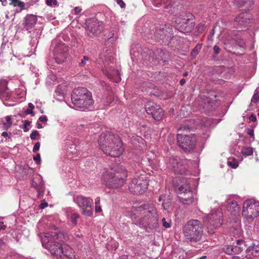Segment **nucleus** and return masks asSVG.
<instances>
[{
  "instance_id": "nucleus-19",
  "label": "nucleus",
  "mask_w": 259,
  "mask_h": 259,
  "mask_svg": "<svg viewBox=\"0 0 259 259\" xmlns=\"http://www.w3.org/2000/svg\"><path fill=\"white\" fill-rule=\"evenodd\" d=\"M223 213L220 210L213 212L207 216L209 222L208 227L216 228L220 227L223 223Z\"/></svg>"
},
{
  "instance_id": "nucleus-38",
  "label": "nucleus",
  "mask_w": 259,
  "mask_h": 259,
  "mask_svg": "<svg viewBox=\"0 0 259 259\" xmlns=\"http://www.w3.org/2000/svg\"><path fill=\"white\" fill-rule=\"evenodd\" d=\"M30 122L28 120H24L23 122V126L22 128L23 129L24 132H27L29 131L28 126L30 125Z\"/></svg>"
},
{
  "instance_id": "nucleus-11",
  "label": "nucleus",
  "mask_w": 259,
  "mask_h": 259,
  "mask_svg": "<svg viewBox=\"0 0 259 259\" xmlns=\"http://www.w3.org/2000/svg\"><path fill=\"white\" fill-rule=\"evenodd\" d=\"M175 190L179 195L180 201L184 204H190L193 202L194 198L190 185L187 183L175 187Z\"/></svg>"
},
{
  "instance_id": "nucleus-31",
  "label": "nucleus",
  "mask_w": 259,
  "mask_h": 259,
  "mask_svg": "<svg viewBox=\"0 0 259 259\" xmlns=\"http://www.w3.org/2000/svg\"><path fill=\"white\" fill-rule=\"evenodd\" d=\"M259 101V91L258 90V88H257L255 91L254 93L251 98V102L256 103Z\"/></svg>"
},
{
  "instance_id": "nucleus-22",
  "label": "nucleus",
  "mask_w": 259,
  "mask_h": 259,
  "mask_svg": "<svg viewBox=\"0 0 259 259\" xmlns=\"http://www.w3.org/2000/svg\"><path fill=\"white\" fill-rule=\"evenodd\" d=\"M31 186L37 193V197L40 198L44 190V184L41 178L38 176L34 178L31 182Z\"/></svg>"
},
{
  "instance_id": "nucleus-61",
  "label": "nucleus",
  "mask_w": 259,
  "mask_h": 259,
  "mask_svg": "<svg viewBox=\"0 0 259 259\" xmlns=\"http://www.w3.org/2000/svg\"><path fill=\"white\" fill-rule=\"evenodd\" d=\"M100 198L99 197H97L96 199H95V204L96 205H98L100 203Z\"/></svg>"
},
{
  "instance_id": "nucleus-39",
  "label": "nucleus",
  "mask_w": 259,
  "mask_h": 259,
  "mask_svg": "<svg viewBox=\"0 0 259 259\" xmlns=\"http://www.w3.org/2000/svg\"><path fill=\"white\" fill-rule=\"evenodd\" d=\"M227 164L231 167L233 168H236L238 166V163L237 161H235L234 160L232 161H228L227 162Z\"/></svg>"
},
{
  "instance_id": "nucleus-52",
  "label": "nucleus",
  "mask_w": 259,
  "mask_h": 259,
  "mask_svg": "<svg viewBox=\"0 0 259 259\" xmlns=\"http://www.w3.org/2000/svg\"><path fill=\"white\" fill-rule=\"evenodd\" d=\"M247 134L250 136V137H251L253 139H254V131L253 129L248 128Z\"/></svg>"
},
{
  "instance_id": "nucleus-63",
  "label": "nucleus",
  "mask_w": 259,
  "mask_h": 259,
  "mask_svg": "<svg viewBox=\"0 0 259 259\" xmlns=\"http://www.w3.org/2000/svg\"><path fill=\"white\" fill-rule=\"evenodd\" d=\"M0 1L2 2V4L3 5V6H5L7 5V0H0Z\"/></svg>"
},
{
  "instance_id": "nucleus-60",
  "label": "nucleus",
  "mask_w": 259,
  "mask_h": 259,
  "mask_svg": "<svg viewBox=\"0 0 259 259\" xmlns=\"http://www.w3.org/2000/svg\"><path fill=\"white\" fill-rule=\"evenodd\" d=\"M74 10L75 14H78L82 11V9L79 7H76L74 8Z\"/></svg>"
},
{
  "instance_id": "nucleus-6",
  "label": "nucleus",
  "mask_w": 259,
  "mask_h": 259,
  "mask_svg": "<svg viewBox=\"0 0 259 259\" xmlns=\"http://www.w3.org/2000/svg\"><path fill=\"white\" fill-rule=\"evenodd\" d=\"M202 232V225L197 220L188 221L183 229V233L186 240L192 245L200 241Z\"/></svg>"
},
{
  "instance_id": "nucleus-45",
  "label": "nucleus",
  "mask_w": 259,
  "mask_h": 259,
  "mask_svg": "<svg viewBox=\"0 0 259 259\" xmlns=\"http://www.w3.org/2000/svg\"><path fill=\"white\" fill-rule=\"evenodd\" d=\"M153 4L157 8L162 6V0H152Z\"/></svg>"
},
{
  "instance_id": "nucleus-8",
  "label": "nucleus",
  "mask_w": 259,
  "mask_h": 259,
  "mask_svg": "<svg viewBox=\"0 0 259 259\" xmlns=\"http://www.w3.org/2000/svg\"><path fill=\"white\" fill-rule=\"evenodd\" d=\"M176 22L177 29L184 33L191 32L193 29L195 25L193 16L189 12H182Z\"/></svg>"
},
{
  "instance_id": "nucleus-7",
  "label": "nucleus",
  "mask_w": 259,
  "mask_h": 259,
  "mask_svg": "<svg viewBox=\"0 0 259 259\" xmlns=\"http://www.w3.org/2000/svg\"><path fill=\"white\" fill-rule=\"evenodd\" d=\"M259 215V202L253 199L245 201L243 204L242 216L248 222H252Z\"/></svg>"
},
{
  "instance_id": "nucleus-13",
  "label": "nucleus",
  "mask_w": 259,
  "mask_h": 259,
  "mask_svg": "<svg viewBox=\"0 0 259 259\" xmlns=\"http://www.w3.org/2000/svg\"><path fill=\"white\" fill-rule=\"evenodd\" d=\"M74 201L82 210V213L88 217H91L93 214L92 203V199L85 197L82 195H77L73 197Z\"/></svg>"
},
{
  "instance_id": "nucleus-64",
  "label": "nucleus",
  "mask_w": 259,
  "mask_h": 259,
  "mask_svg": "<svg viewBox=\"0 0 259 259\" xmlns=\"http://www.w3.org/2000/svg\"><path fill=\"white\" fill-rule=\"evenodd\" d=\"M28 107L29 109L32 110L34 108V106L31 103L28 104Z\"/></svg>"
},
{
  "instance_id": "nucleus-16",
  "label": "nucleus",
  "mask_w": 259,
  "mask_h": 259,
  "mask_svg": "<svg viewBox=\"0 0 259 259\" xmlns=\"http://www.w3.org/2000/svg\"><path fill=\"white\" fill-rule=\"evenodd\" d=\"M145 109L147 114L151 115L155 120H160L164 116L162 108L153 102H147L145 105Z\"/></svg>"
},
{
  "instance_id": "nucleus-57",
  "label": "nucleus",
  "mask_w": 259,
  "mask_h": 259,
  "mask_svg": "<svg viewBox=\"0 0 259 259\" xmlns=\"http://www.w3.org/2000/svg\"><path fill=\"white\" fill-rule=\"evenodd\" d=\"M48 204L47 202H42L39 205V208L41 209H42L48 206Z\"/></svg>"
},
{
  "instance_id": "nucleus-28",
  "label": "nucleus",
  "mask_w": 259,
  "mask_h": 259,
  "mask_svg": "<svg viewBox=\"0 0 259 259\" xmlns=\"http://www.w3.org/2000/svg\"><path fill=\"white\" fill-rule=\"evenodd\" d=\"M105 73L107 75V76L109 78H110L111 79L113 78V77L116 75L118 77L119 80H120L119 72L118 70H117L114 69V70H112V72H111L110 73L106 71H105Z\"/></svg>"
},
{
  "instance_id": "nucleus-58",
  "label": "nucleus",
  "mask_w": 259,
  "mask_h": 259,
  "mask_svg": "<svg viewBox=\"0 0 259 259\" xmlns=\"http://www.w3.org/2000/svg\"><path fill=\"white\" fill-rule=\"evenodd\" d=\"M250 121L255 122L256 120V117L254 114H252L249 117Z\"/></svg>"
},
{
  "instance_id": "nucleus-23",
  "label": "nucleus",
  "mask_w": 259,
  "mask_h": 259,
  "mask_svg": "<svg viewBox=\"0 0 259 259\" xmlns=\"http://www.w3.org/2000/svg\"><path fill=\"white\" fill-rule=\"evenodd\" d=\"M37 21V17L34 15H28L24 18V23H23V29L30 31L36 24Z\"/></svg>"
},
{
  "instance_id": "nucleus-24",
  "label": "nucleus",
  "mask_w": 259,
  "mask_h": 259,
  "mask_svg": "<svg viewBox=\"0 0 259 259\" xmlns=\"http://www.w3.org/2000/svg\"><path fill=\"white\" fill-rule=\"evenodd\" d=\"M227 209L234 215H238L240 211V207L236 201L229 202L227 205Z\"/></svg>"
},
{
  "instance_id": "nucleus-47",
  "label": "nucleus",
  "mask_w": 259,
  "mask_h": 259,
  "mask_svg": "<svg viewBox=\"0 0 259 259\" xmlns=\"http://www.w3.org/2000/svg\"><path fill=\"white\" fill-rule=\"evenodd\" d=\"M204 28H205V26L204 24H202V23H200L197 27V31L199 32V33H202L204 30Z\"/></svg>"
},
{
  "instance_id": "nucleus-40",
  "label": "nucleus",
  "mask_w": 259,
  "mask_h": 259,
  "mask_svg": "<svg viewBox=\"0 0 259 259\" xmlns=\"http://www.w3.org/2000/svg\"><path fill=\"white\" fill-rule=\"evenodd\" d=\"M154 157H155V155H154V153L152 152H150V153L148 154L147 156L146 157V158L148 162V165L149 166L150 165L151 161H152V159L154 158Z\"/></svg>"
},
{
  "instance_id": "nucleus-12",
  "label": "nucleus",
  "mask_w": 259,
  "mask_h": 259,
  "mask_svg": "<svg viewBox=\"0 0 259 259\" xmlns=\"http://www.w3.org/2000/svg\"><path fill=\"white\" fill-rule=\"evenodd\" d=\"M177 142L179 146L185 152H190L196 146V138L195 135H177Z\"/></svg>"
},
{
  "instance_id": "nucleus-3",
  "label": "nucleus",
  "mask_w": 259,
  "mask_h": 259,
  "mask_svg": "<svg viewBox=\"0 0 259 259\" xmlns=\"http://www.w3.org/2000/svg\"><path fill=\"white\" fill-rule=\"evenodd\" d=\"M73 108L76 110L84 111L93 105L94 101L92 93L85 88H77L71 94Z\"/></svg>"
},
{
  "instance_id": "nucleus-46",
  "label": "nucleus",
  "mask_w": 259,
  "mask_h": 259,
  "mask_svg": "<svg viewBox=\"0 0 259 259\" xmlns=\"http://www.w3.org/2000/svg\"><path fill=\"white\" fill-rule=\"evenodd\" d=\"M2 136L5 138L6 140H9L11 138L12 134L11 133H7L6 132H4L2 134Z\"/></svg>"
},
{
  "instance_id": "nucleus-30",
  "label": "nucleus",
  "mask_w": 259,
  "mask_h": 259,
  "mask_svg": "<svg viewBox=\"0 0 259 259\" xmlns=\"http://www.w3.org/2000/svg\"><path fill=\"white\" fill-rule=\"evenodd\" d=\"M236 43L240 47L244 48L245 47V42L238 36H236L233 38Z\"/></svg>"
},
{
  "instance_id": "nucleus-1",
  "label": "nucleus",
  "mask_w": 259,
  "mask_h": 259,
  "mask_svg": "<svg viewBox=\"0 0 259 259\" xmlns=\"http://www.w3.org/2000/svg\"><path fill=\"white\" fill-rule=\"evenodd\" d=\"M98 142L101 150L107 155L118 157L123 152L121 141L116 134L103 133L99 137Z\"/></svg>"
},
{
  "instance_id": "nucleus-20",
  "label": "nucleus",
  "mask_w": 259,
  "mask_h": 259,
  "mask_svg": "<svg viewBox=\"0 0 259 259\" xmlns=\"http://www.w3.org/2000/svg\"><path fill=\"white\" fill-rule=\"evenodd\" d=\"M57 259H74L75 257L74 252L72 249L67 244H63Z\"/></svg>"
},
{
  "instance_id": "nucleus-32",
  "label": "nucleus",
  "mask_w": 259,
  "mask_h": 259,
  "mask_svg": "<svg viewBox=\"0 0 259 259\" xmlns=\"http://www.w3.org/2000/svg\"><path fill=\"white\" fill-rule=\"evenodd\" d=\"M201 48V46L200 45H197L192 51L191 55L193 57H195L198 54Z\"/></svg>"
},
{
  "instance_id": "nucleus-49",
  "label": "nucleus",
  "mask_w": 259,
  "mask_h": 259,
  "mask_svg": "<svg viewBox=\"0 0 259 259\" xmlns=\"http://www.w3.org/2000/svg\"><path fill=\"white\" fill-rule=\"evenodd\" d=\"M172 2V0H162L163 3L166 6V8H168L171 6Z\"/></svg>"
},
{
  "instance_id": "nucleus-34",
  "label": "nucleus",
  "mask_w": 259,
  "mask_h": 259,
  "mask_svg": "<svg viewBox=\"0 0 259 259\" xmlns=\"http://www.w3.org/2000/svg\"><path fill=\"white\" fill-rule=\"evenodd\" d=\"M89 63H90L89 60V58L87 56H84L83 58L81 60V62L79 63V65L80 67L84 66L85 65L88 64Z\"/></svg>"
},
{
  "instance_id": "nucleus-54",
  "label": "nucleus",
  "mask_w": 259,
  "mask_h": 259,
  "mask_svg": "<svg viewBox=\"0 0 259 259\" xmlns=\"http://www.w3.org/2000/svg\"><path fill=\"white\" fill-rule=\"evenodd\" d=\"M213 51H214V53L216 54V55H218L220 53V48H219V46H217V45H215L214 47H213Z\"/></svg>"
},
{
  "instance_id": "nucleus-4",
  "label": "nucleus",
  "mask_w": 259,
  "mask_h": 259,
  "mask_svg": "<svg viewBox=\"0 0 259 259\" xmlns=\"http://www.w3.org/2000/svg\"><path fill=\"white\" fill-rule=\"evenodd\" d=\"M126 175V170L120 166L108 169L104 172L103 177L107 187L115 189L123 185Z\"/></svg>"
},
{
  "instance_id": "nucleus-9",
  "label": "nucleus",
  "mask_w": 259,
  "mask_h": 259,
  "mask_svg": "<svg viewBox=\"0 0 259 259\" xmlns=\"http://www.w3.org/2000/svg\"><path fill=\"white\" fill-rule=\"evenodd\" d=\"M151 38L159 41L162 40L163 42L168 43L170 41L173 35L169 27L160 25L150 30Z\"/></svg>"
},
{
  "instance_id": "nucleus-35",
  "label": "nucleus",
  "mask_w": 259,
  "mask_h": 259,
  "mask_svg": "<svg viewBox=\"0 0 259 259\" xmlns=\"http://www.w3.org/2000/svg\"><path fill=\"white\" fill-rule=\"evenodd\" d=\"M201 98L203 100V102H204V104H208V107L209 105H211V104L212 103V101L210 100V99L205 96V95H201Z\"/></svg>"
},
{
  "instance_id": "nucleus-14",
  "label": "nucleus",
  "mask_w": 259,
  "mask_h": 259,
  "mask_svg": "<svg viewBox=\"0 0 259 259\" xmlns=\"http://www.w3.org/2000/svg\"><path fill=\"white\" fill-rule=\"evenodd\" d=\"M188 160L178 157H171L169 159L168 166L175 174H185L188 169Z\"/></svg>"
},
{
  "instance_id": "nucleus-62",
  "label": "nucleus",
  "mask_w": 259,
  "mask_h": 259,
  "mask_svg": "<svg viewBox=\"0 0 259 259\" xmlns=\"http://www.w3.org/2000/svg\"><path fill=\"white\" fill-rule=\"evenodd\" d=\"M186 83V80L184 78H182L180 81V84L181 85H183Z\"/></svg>"
},
{
  "instance_id": "nucleus-15",
  "label": "nucleus",
  "mask_w": 259,
  "mask_h": 259,
  "mask_svg": "<svg viewBox=\"0 0 259 259\" xmlns=\"http://www.w3.org/2000/svg\"><path fill=\"white\" fill-rule=\"evenodd\" d=\"M103 29L102 23L96 19H89L85 22V32L91 37L97 36L101 33Z\"/></svg>"
},
{
  "instance_id": "nucleus-50",
  "label": "nucleus",
  "mask_w": 259,
  "mask_h": 259,
  "mask_svg": "<svg viewBox=\"0 0 259 259\" xmlns=\"http://www.w3.org/2000/svg\"><path fill=\"white\" fill-rule=\"evenodd\" d=\"M131 141H132V143L136 144V142H135V141H137L138 142H140V141H143V139H142L141 138L139 137H133L131 139Z\"/></svg>"
},
{
  "instance_id": "nucleus-10",
  "label": "nucleus",
  "mask_w": 259,
  "mask_h": 259,
  "mask_svg": "<svg viewBox=\"0 0 259 259\" xmlns=\"http://www.w3.org/2000/svg\"><path fill=\"white\" fill-rule=\"evenodd\" d=\"M148 186V180L144 176L141 175L132 180L129 184L128 189L131 193L140 195L147 190Z\"/></svg>"
},
{
  "instance_id": "nucleus-29",
  "label": "nucleus",
  "mask_w": 259,
  "mask_h": 259,
  "mask_svg": "<svg viewBox=\"0 0 259 259\" xmlns=\"http://www.w3.org/2000/svg\"><path fill=\"white\" fill-rule=\"evenodd\" d=\"M253 152V148L250 147L244 148L242 150V153L245 156L251 155Z\"/></svg>"
},
{
  "instance_id": "nucleus-53",
  "label": "nucleus",
  "mask_w": 259,
  "mask_h": 259,
  "mask_svg": "<svg viewBox=\"0 0 259 259\" xmlns=\"http://www.w3.org/2000/svg\"><path fill=\"white\" fill-rule=\"evenodd\" d=\"M117 3L121 8H124L125 7V4L122 0H117Z\"/></svg>"
},
{
  "instance_id": "nucleus-21",
  "label": "nucleus",
  "mask_w": 259,
  "mask_h": 259,
  "mask_svg": "<svg viewBox=\"0 0 259 259\" xmlns=\"http://www.w3.org/2000/svg\"><path fill=\"white\" fill-rule=\"evenodd\" d=\"M11 97V92L8 88V82L5 79L0 80V98L2 100H8Z\"/></svg>"
},
{
  "instance_id": "nucleus-25",
  "label": "nucleus",
  "mask_w": 259,
  "mask_h": 259,
  "mask_svg": "<svg viewBox=\"0 0 259 259\" xmlns=\"http://www.w3.org/2000/svg\"><path fill=\"white\" fill-rule=\"evenodd\" d=\"M246 251L248 253L250 252L254 256H259V243L255 244L252 243L251 245L248 246Z\"/></svg>"
},
{
  "instance_id": "nucleus-44",
  "label": "nucleus",
  "mask_w": 259,
  "mask_h": 259,
  "mask_svg": "<svg viewBox=\"0 0 259 259\" xmlns=\"http://www.w3.org/2000/svg\"><path fill=\"white\" fill-rule=\"evenodd\" d=\"M162 225L165 228H169L170 227V221H169L168 222L166 221V219L163 218L162 219Z\"/></svg>"
},
{
  "instance_id": "nucleus-36",
  "label": "nucleus",
  "mask_w": 259,
  "mask_h": 259,
  "mask_svg": "<svg viewBox=\"0 0 259 259\" xmlns=\"http://www.w3.org/2000/svg\"><path fill=\"white\" fill-rule=\"evenodd\" d=\"M79 217V214L76 213H73L72 214L71 216V221L72 224L75 225L76 224V220L78 219Z\"/></svg>"
},
{
  "instance_id": "nucleus-18",
  "label": "nucleus",
  "mask_w": 259,
  "mask_h": 259,
  "mask_svg": "<svg viewBox=\"0 0 259 259\" xmlns=\"http://www.w3.org/2000/svg\"><path fill=\"white\" fill-rule=\"evenodd\" d=\"M250 15L247 13H240L234 20V27L239 31L243 30V28L246 27L250 23Z\"/></svg>"
},
{
  "instance_id": "nucleus-56",
  "label": "nucleus",
  "mask_w": 259,
  "mask_h": 259,
  "mask_svg": "<svg viewBox=\"0 0 259 259\" xmlns=\"http://www.w3.org/2000/svg\"><path fill=\"white\" fill-rule=\"evenodd\" d=\"M39 121H40L42 122H46L48 120L47 117L46 116H41L39 118Z\"/></svg>"
},
{
  "instance_id": "nucleus-33",
  "label": "nucleus",
  "mask_w": 259,
  "mask_h": 259,
  "mask_svg": "<svg viewBox=\"0 0 259 259\" xmlns=\"http://www.w3.org/2000/svg\"><path fill=\"white\" fill-rule=\"evenodd\" d=\"M234 245H227L224 247V251L229 254H233Z\"/></svg>"
},
{
  "instance_id": "nucleus-26",
  "label": "nucleus",
  "mask_w": 259,
  "mask_h": 259,
  "mask_svg": "<svg viewBox=\"0 0 259 259\" xmlns=\"http://www.w3.org/2000/svg\"><path fill=\"white\" fill-rule=\"evenodd\" d=\"M2 123L3 126V128L5 130H7L8 128H9L12 124V118L10 116H7L5 117L2 120Z\"/></svg>"
},
{
  "instance_id": "nucleus-51",
  "label": "nucleus",
  "mask_w": 259,
  "mask_h": 259,
  "mask_svg": "<svg viewBox=\"0 0 259 259\" xmlns=\"http://www.w3.org/2000/svg\"><path fill=\"white\" fill-rule=\"evenodd\" d=\"M40 143L37 142L35 144L33 148V152H35L36 151H38L39 149L40 148Z\"/></svg>"
},
{
  "instance_id": "nucleus-42",
  "label": "nucleus",
  "mask_w": 259,
  "mask_h": 259,
  "mask_svg": "<svg viewBox=\"0 0 259 259\" xmlns=\"http://www.w3.org/2000/svg\"><path fill=\"white\" fill-rule=\"evenodd\" d=\"M46 4L50 7H54L57 5V0H46Z\"/></svg>"
},
{
  "instance_id": "nucleus-17",
  "label": "nucleus",
  "mask_w": 259,
  "mask_h": 259,
  "mask_svg": "<svg viewBox=\"0 0 259 259\" xmlns=\"http://www.w3.org/2000/svg\"><path fill=\"white\" fill-rule=\"evenodd\" d=\"M68 47L64 44L59 43L56 45L54 50V56L58 64L63 63L68 56Z\"/></svg>"
},
{
  "instance_id": "nucleus-59",
  "label": "nucleus",
  "mask_w": 259,
  "mask_h": 259,
  "mask_svg": "<svg viewBox=\"0 0 259 259\" xmlns=\"http://www.w3.org/2000/svg\"><path fill=\"white\" fill-rule=\"evenodd\" d=\"M102 211L101 207L99 204L96 205L95 211L96 213L100 212Z\"/></svg>"
},
{
  "instance_id": "nucleus-41",
  "label": "nucleus",
  "mask_w": 259,
  "mask_h": 259,
  "mask_svg": "<svg viewBox=\"0 0 259 259\" xmlns=\"http://www.w3.org/2000/svg\"><path fill=\"white\" fill-rule=\"evenodd\" d=\"M233 249V254H239L243 250L242 247L238 246H234Z\"/></svg>"
},
{
  "instance_id": "nucleus-55",
  "label": "nucleus",
  "mask_w": 259,
  "mask_h": 259,
  "mask_svg": "<svg viewBox=\"0 0 259 259\" xmlns=\"http://www.w3.org/2000/svg\"><path fill=\"white\" fill-rule=\"evenodd\" d=\"M25 113L26 114H31V115L32 116H34V112L32 111V110H31V109H27L25 111Z\"/></svg>"
},
{
  "instance_id": "nucleus-37",
  "label": "nucleus",
  "mask_w": 259,
  "mask_h": 259,
  "mask_svg": "<svg viewBox=\"0 0 259 259\" xmlns=\"http://www.w3.org/2000/svg\"><path fill=\"white\" fill-rule=\"evenodd\" d=\"M159 161L157 159L155 158V156L154 158L152 159V161H151L150 165L152 168H157L158 166Z\"/></svg>"
},
{
  "instance_id": "nucleus-27",
  "label": "nucleus",
  "mask_w": 259,
  "mask_h": 259,
  "mask_svg": "<svg viewBox=\"0 0 259 259\" xmlns=\"http://www.w3.org/2000/svg\"><path fill=\"white\" fill-rule=\"evenodd\" d=\"M234 3L237 7L241 8L246 4L251 6L253 4V0H234Z\"/></svg>"
},
{
  "instance_id": "nucleus-43",
  "label": "nucleus",
  "mask_w": 259,
  "mask_h": 259,
  "mask_svg": "<svg viewBox=\"0 0 259 259\" xmlns=\"http://www.w3.org/2000/svg\"><path fill=\"white\" fill-rule=\"evenodd\" d=\"M38 135V132L37 130H33L30 135V138L32 140H34Z\"/></svg>"
},
{
  "instance_id": "nucleus-2",
  "label": "nucleus",
  "mask_w": 259,
  "mask_h": 259,
  "mask_svg": "<svg viewBox=\"0 0 259 259\" xmlns=\"http://www.w3.org/2000/svg\"><path fill=\"white\" fill-rule=\"evenodd\" d=\"M134 214L140 215V222L144 227L155 228L158 224L157 209L152 203H144L135 206Z\"/></svg>"
},
{
  "instance_id": "nucleus-48",
  "label": "nucleus",
  "mask_w": 259,
  "mask_h": 259,
  "mask_svg": "<svg viewBox=\"0 0 259 259\" xmlns=\"http://www.w3.org/2000/svg\"><path fill=\"white\" fill-rule=\"evenodd\" d=\"M34 161L37 163L38 164L40 162V155L39 153H37L35 156L33 157Z\"/></svg>"
},
{
  "instance_id": "nucleus-5",
  "label": "nucleus",
  "mask_w": 259,
  "mask_h": 259,
  "mask_svg": "<svg viewBox=\"0 0 259 259\" xmlns=\"http://www.w3.org/2000/svg\"><path fill=\"white\" fill-rule=\"evenodd\" d=\"M66 240L67 238L63 232L46 233L44 238L42 239V244L57 259L59 254L61 252L59 250L61 249L63 246V244H60L58 241Z\"/></svg>"
}]
</instances>
